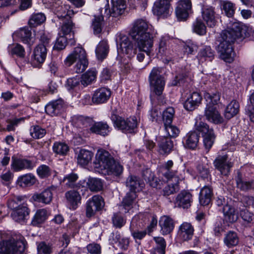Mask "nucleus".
<instances>
[{
    "instance_id": "nucleus-1",
    "label": "nucleus",
    "mask_w": 254,
    "mask_h": 254,
    "mask_svg": "<svg viewBox=\"0 0 254 254\" xmlns=\"http://www.w3.org/2000/svg\"><path fill=\"white\" fill-rule=\"evenodd\" d=\"M245 35V29L241 23L237 21L230 22L227 29L221 33L220 43L217 47L220 58L226 62H232L234 56L232 44L237 39L244 37Z\"/></svg>"
},
{
    "instance_id": "nucleus-2",
    "label": "nucleus",
    "mask_w": 254,
    "mask_h": 254,
    "mask_svg": "<svg viewBox=\"0 0 254 254\" xmlns=\"http://www.w3.org/2000/svg\"><path fill=\"white\" fill-rule=\"evenodd\" d=\"M152 26H149L144 20L140 19L134 21L130 31V36L134 41L135 46L139 51H143L149 56L153 45V37L157 32L151 30Z\"/></svg>"
},
{
    "instance_id": "nucleus-3",
    "label": "nucleus",
    "mask_w": 254,
    "mask_h": 254,
    "mask_svg": "<svg viewBox=\"0 0 254 254\" xmlns=\"http://www.w3.org/2000/svg\"><path fill=\"white\" fill-rule=\"evenodd\" d=\"M94 167L104 175L120 176L123 171V167L115 161L112 155L104 149H99L94 161Z\"/></svg>"
},
{
    "instance_id": "nucleus-4",
    "label": "nucleus",
    "mask_w": 254,
    "mask_h": 254,
    "mask_svg": "<svg viewBox=\"0 0 254 254\" xmlns=\"http://www.w3.org/2000/svg\"><path fill=\"white\" fill-rule=\"evenodd\" d=\"M25 241L20 235L2 234L0 241V254H22Z\"/></svg>"
},
{
    "instance_id": "nucleus-5",
    "label": "nucleus",
    "mask_w": 254,
    "mask_h": 254,
    "mask_svg": "<svg viewBox=\"0 0 254 254\" xmlns=\"http://www.w3.org/2000/svg\"><path fill=\"white\" fill-rule=\"evenodd\" d=\"M22 200V196H14L10 198L7 201L8 207L13 210L11 214V217L16 222L25 220L29 214L30 210L27 205L21 204Z\"/></svg>"
},
{
    "instance_id": "nucleus-6",
    "label": "nucleus",
    "mask_w": 254,
    "mask_h": 254,
    "mask_svg": "<svg viewBox=\"0 0 254 254\" xmlns=\"http://www.w3.org/2000/svg\"><path fill=\"white\" fill-rule=\"evenodd\" d=\"M75 62H77L74 66L76 72H82L87 68L88 63L86 58V52L81 47L75 48L64 60L65 64L68 66L71 65Z\"/></svg>"
},
{
    "instance_id": "nucleus-7",
    "label": "nucleus",
    "mask_w": 254,
    "mask_h": 254,
    "mask_svg": "<svg viewBox=\"0 0 254 254\" xmlns=\"http://www.w3.org/2000/svg\"><path fill=\"white\" fill-rule=\"evenodd\" d=\"M216 204L218 206L223 205V213L224 219L227 222H235L238 219V209L235 207H238L242 205L241 202H236L231 199H225L222 196L218 197L216 201Z\"/></svg>"
},
{
    "instance_id": "nucleus-8",
    "label": "nucleus",
    "mask_w": 254,
    "mask_h": 254,
    "mask_svg": "<svg viewBox=\"0 0 254 254\" xmlns=\"http://www.w3.org/2000/svg\"><path fill=\"white\" fill-rule=\"evenodd\" d=\"M194 128L202 134L203 143L205 149L208 152L212 146L215 139L214 131L209 128L207 124L201 121L200 116L196 117Z\"/></svg>"
},
{
    "instance_id": "nucleus-9",
    "label": "nucleus",
    "mask_w": 254,
    "mask_h": 254,
    "mask_svg": "<svg viewBox=\"0 0 254 254\" xmlns=\"http://www.w3.org/2000/svg\"><path fill=\"white\" fill-rule=\"evenodd\" d=\"M111 119L116 127L126 133L134 132L138 125L137 119L135 117H129L125 120L113 113L111 116Z\"/></svg>"
},
{
    "instance_id": "nucleus-10",
    "label": "nucleus",
    "mask_w": 254,
    "mask_h": 254,
    "mask_svg": "<svg viewBox=\"0 0 254 254\" xmlns=\"http://www.w3.org/2000/svg\"><path fill=\"white\" fill-rule=\"evenodd\" d=\"M161 68L154 67L149 76L151 89L158 96L162 94L165 84L164 77L161 75Z\"/></svg>"
},
{
    "instance_id": "nucleus-11",
    "label": "nucleus",
    "mask_w": 254,
    "mask_h": 254,
    "mask_svg": "<svg viewBox=\"0 0 254 254\" xmlns=\"http://www.w3.org/2000/svg\"><path fill=\"white\" fill-rule=\"evenodd\" d=\"M116 43L118 53L127 55L129 58L134 56L136 54V50L138 49H133L131 42L127 35L118 34Z\"/></svg>"
},
{
    "instance_id": "nucleus-12",
    "label": "nucleus",
    "mask_w": 254,
    "mask_h": 254,
    "mask_svg": "<svg viewBox=\"0 0 254 254\" xmlns=\"http://www.w3.org/2000/svg\"><path fill=\"white\" fill-rule=\"evenodd\" d=\"M107 4L105 8L104 16L119 19L125 13L127 7L125 0H111V6Z\"/></svg>"
},
{
    "instance_id": "nucleus-13",
    "label": "nucleus",
    "mask_w": 254,
    "mask_h": 254,
    "mask_svg": "<svg viewBox=\"0 0 254 254\" xmlns=\"http://www.w3.org/2000/svg\"><path fill=\"white\" fill-rule=\"evenodd\" d=\"M51 8L58 18L62 20L70 19L74 14L69 5L63 4L60 0H54Z\"/></svg>"
},
{
    "instance_id": "nucleus-14",
    "label": "nucleus",
    "mask_w": 254,
    "mask_h": 254,
    "mask_svg": "<svg viewBox=\"0 0 254 254\" xmlns=\"http://www.w3.org/2000/svg\"><path fill=\"white\" fill-rule=\"evenodd\" d=\"M171 1L172 0H156L152 7L154 14L159 18H165L169 17L173 11Z\"/></svg>"
},
{
    "instance_id": "nucleus-15",
    "label": "nucleus",
    "mask_w": 254,
    "mask_h": 254,
    "mask_svg": "<svg viewBox=\"0 0 254 254\" xmlns=\"http://www.w3.org/2000/svg\"><path fill=\"white\" fill-rule=\"evenodd\" d=\"M191 12L190 0H180L175 9L176 16L180 20H186Z\"/></svg>"
},
{
    "instance_id": "nucleus-16",
    "label": "nucleus",
    "mask_w": 254,
    "mask_h": 254,
    "mask_svg": "<svg viewBox=\"0 0 254 254\" xmlns=\"http://www.w3.org/2000/svg\"><path fill=\"white\" fill-rule=\"evenodd\" d=\"M102 197L99 195H94L87 202L86 216H92L96 211L101 210L104 206Z\"/></svg>"
},
{
    "instance_id": "nucleus-17",
    "label": "nucleus",
    "mask_w": 254,
    "mask_h": 254,
    "mask_svg": "<svg viewBox=\"0 0 254 254\" xmlns=\"http://www.w3.org/2000/svg\"><path fill=\"white\" fill-rule=\"evenodd\" d=\"M34 167V163L30 160L21 158L14 156L11 157V168L14 172L24 170H32Z\"/></svg>"
},
{
    "instance_id": "nucleus-18",
    "label": "nucleus",
    "mask_w": 254,
    "mask_h": 254,
    "mask_svg": "<svg viewBox=\"0 0 254 254\" xmlns=\"http://www.w3.org/2000/svg\"><path fill=\"white\" fill-rule=\"evenodd\" d=\"M214 164L216 168L219 170L222 175L227 176L230 171L233 164L228 160L227 155H218L215 159Z\"/></svg>"
},
{
    "instance_id": "nucleus-19",
    "label": "nucleus",
    "mask_w": 254,
    "mask_h": 254,
    "mask_svg": "<svg viewBox=\"0 0 254 254\" xmlns=\"http://www.w3.org/2000/svg\"><path fill=\"white\" fill-rule=\"evenodd\" d=\"M202 97L199 93L197 92L190 93L184 103V107L187 111H193L199 106Z\"/></svg>"
},
{
    "instance_id": "nucleus-20",
    "label": "nucleus",
    "mask_w": 254,
    "mask_h": 254,
    "mask_svg": "<svg viewBox=\"0 0 254 254\" xmlns=\"http://www.w3.org/2000/svg\"><path fill=\"white\" fill-rule=\"evenodd\" d=\"M111 95L110 89L106 87H101L95 90L93 94L92 101L93 103L100 104L106 102Z\"/></svg>"
},
{
    "instance_id": "nucleus-21",
    "label": "nucleus",
    "mask_w": 254,
    "mask_h": 254,
    "mask_svg": "<svg viewBox=\"0 0 254 254\" xmlns=\"http://www.w3.org/2000/svg\"><path fill=\"white\" fill-rule=\"evenodd\" d=\"M204 116L208 121L215 124L222 123L223 121V117L217 110L216 106H206Z\"/></svg>"
},
{
    "instance_id": "nucleus-22",
    "label": "nucleus",
    "mask_w": 254,
    "mask_h": 254,
    "mask_svg": "<svg viewBox=\"0 0 254 254\" xmlns=\"http://www.w3.org/2000/svg\"><path fill=\"white\" fill-rule=\"evenodd\" d=\"M192 198L191 193L188 191H182L179 193L175 199L176 206L183 208H188L191 205Z\"/></svg>"
},
{
    "instance_id": "nucleus-23",
    "label": "nucleus",
    "mask_w": 254,
    "mask_h": 254,
    "mask_svg": "<svg viewBox=\"0 0 254 254\" xmlns=\"http://www.w3.org/2000/svg\"><path fill=\"white\" fill-rule=\"evenodd\" d=\"M47 54V50L46 45H38L35 48L33 51V62L36 64V66H39L45 62Z\"/></svg>"
},
{
    "instance_id": "nucleus-24",
    "label": "nucleus",
    "mask_w": 254,
    "mask_h": 254,
    "mask_svg": "<svg viewBox=\"0 0 254 254\" xmlns=\"http://www.w3.org/2000/svg\"><path fill=\"white\" fill-rule=\"evenodd\" d=\"M53 196V193L52 190L48 188L41 193H34L31 197V199L33 201L48 204L52 201Z\"/></svg>"
},
{
    "instance_id": "nucleus-25",
    "label": "nucleus",
    "mask_w": 254,
    "mask_h": 254,
    "mask_svg": "<svg viewBox=\"0 0 254 254\" xmlns=\"http://www.w3.org/2000/svg\"><path fill=\"white\" fill-rule=\"evenodd\" d=\"M126 186L129 189L130 191L136 193L144 187V183L135 176H129L126 181Z\"/></svg>"
},
{
    "instance_id": "nucleus-26",
    "label": "nucleus",
    "mask_w": 254,
    "mask_h": 254,
    "mask_svg": "<svg viewBox=\"0 0 254 254\" xmlns=\"http://www.w3.org/2000/svg\"><path fill=\"white\" fill-rule=\"evenodd\" d=\"M213 196V191L211 188L208 186L203 187L200 190L199 195V201L203 206H206L210 204Z\"/></svg>"
},
{
    "instance_id": "nucleus-27",
    "label": "nucleus",
    "mask_w": 254,
    "mask_h": 254,
    "mask_svg": "<svg viewBox=\"0 0 254 254\" xmlns=\"http://www.w3.org/2000/svg\"><path fill=\"white\" fill-rule=\"evenodd\" d=\"M158 145L161 153L169 154L173 148V142L170 138L164 136H160L158 138Z\"/></svg>"
},
{
    "instance_id": "nucleus-28",
    "label": "nucleus",
    "mask_w": 254,
    "mask_h": 254,
    "mask_svg": "<svg viewBox=\"0 0 254 254\" xmlns=\"http://www.w3.org/2000/svg\"><path fill=\"white\" fill-rule=\"evenodd\" d=\"M173 167V162L172 160H168L166 162L163 168V175L168 180L173 179L178 181L180 179L177 176V172L172 169Z\"/></svg>"
},
{
    "instance_id": "nucleus-29",
    "label": "nucleus",
    "mask_w": 254,
    "mask_h": 254,
    "mask_svg": "<svg viewBox=\"0 0 254 254\" xmlns=\"http://www.w3.org/2000/svg\"><path fill=\"white\" fill-rule=\"evenodd\" d=\"M193 231L190 223H182L180 226L179 233L184 241H188L191 239Z\"/></svg>"
},
{
    "instance_id": "nucleus-30",
    "label": "nucleus",
    "mask_w": 254,
    "mask_h": 254,
    "mask_svg": "<svg viewBox=\"0 0 254 254\" xmlns=\"http://www.w3.org/2000/svg\"><path fill=\"white\" fill-rule=\"evenodd\" d=\"M202 17L208 26L212 27L216 23L214 9L212 7L204 8L202 11Z\"/></svg>"
},
{
    "instance_id": "nucleus-31",
    "label": "nucleus",
    "mask_w": 254,
    "mask_h": 254,
    "mask_svg": "<svg viewBox=\"0 0 254 254\" xmlns=\"http://www.w3.org/2000/svg\"><path fill=\"white\" fill-rule=\"evenodd\" d=\"M63 103L62 100H57L48 104L45 107L46 112L51 116L60 113L63 108Z\"/></svg>"
},
{
    "instance_id": "nucleus-32",
    "label": "nucleus",
    "mask_w": 254,
    "mask_h": 254,
    "mask_svg": "<svg viewBox=\"0 0 254 254\" xmlns=\"http://www.w3.org/2000/svg\"><path fill=\"white\" fill-rule=\"evenodd\" d=\"M198 141L199 135L195 132H190L184 138L185 146L193 149L196 147Z\"/></svg>"
},
{
    "instance_id": "nucleus-33",
    "label": "nucleus",
    "mask_w": 254,
    "mask_h": 254,
    "mask_svg": "<svg viewBox=\"0 0 254 254\" xmlns=\"http://www.w3.org/2000/svg\"><path fill=\"white\" fill-rule=\"evenodd\" d=\"M235 179L237 188L240 189L241 190L246 191L249 190L254 189V182H247L243 181L242 175L240 172L238 173Z\"/></svg>"
},
{
    "instance_id": "nucleus-34",
    "label": "nucleus",
    "mask_w": 254,
    "mask_h": 254,
    "mask_svg": "<svg viewBox=\"0 0 254 254\" xmlns=\"http://www.w3.org/2000/svg\"><path fill=\"white\" fill-rule=\"evenodd\" d=\"M93 154L92 152L85 149H81L77 156V163L82 166H85L91 162Z\"/></svg>"
},
{
    "instance_id": "nucleus-35",
    "label": "nucleus",
    "mask_w": 254,
    "mask_h": 254,
    "mask_svg": "<svg viewBox=\"0 0 254 254\" xmlns=\"http://www.w3.org/2000/svg\"><path fill=\"white\" fill-rule=\"evenodd\" d=\"M65 197L70 205V208L75 209L81 198L79 193L74 190H70L66 192Z\"/></svg>"
},
{
    "instance_id": "nucleus-36",
    "label": "nucleus",
    "mask_w": 254,
    "mask_h": 254,
    "mask_svg": "<svg viewBox=\"0 0 254 254\" xmlns=\"http://www.w3.org/2000/svg\"><path fill=\"white\" fill-rule=\"evenodd\" d=\"M36 182V179L34 175L27 174L19 176L18 178L17 183L21 187L25 188L34 185Z\"/></svg>"
},
{
    "instance_id": "nucleus-37",
    "label": "nucleus",
    "mask_w": 254,
    "mask_h": 254,
    "mask_svg": "<svg viewBox=\"0 0 254 254\" xmlns=\"http://www.w3.org/2000/svg\"><path fill=\"white\" fill-rule=\"evenodd\" d=\"M90 130L93 132L103 136L108 134L110 130L109 126L106 123L98 122L95 123L90 127Z\"/></svg>"
},
{
    "instance_id": "nucleus-38",
    "label": "nucleus",
    "mask_w": 254,
    "mask_h": 254,
    "mask_svg": "<svg viewBox=\"0 0 254 254\" xmlns=\"http://www.w3.org/2000/svg\"><path fill=\"white\" fill-rule=\"evenodd\" d=\"M239 111V104L236 100L232 101L227 106L224 116L227 119H230L236 115Z\"/></svg>"
},
{
    "instance_id": "nucleus-39",
    "label": "nucleus",
    "mask_w": 254,
    "mask_h": 254,
    "mask_svg": "<svg viewBox=\"0 0 254 254\" xmlns=\"http://www.w3.org/2000/svg\"><path fill=\"white\" fill-rule=\"evenodd\" d=\"M109 47L105 41H102L97 45L96 49V54L98 60H103L107 56Z\"/></svg>"
},
{
    "instance_id": "nucleus-40",
    "label": "nucleus",
    "mask_w": 254,
    "mask_h": 254,
    "mask_svg": "<svg viewBox=\"0 0 254 254\" xmlns=\"http://www.w3.org/2000/svg\"><path fill=\"white\" fill-rule=\"evenodd\" d=\"M214 56V51L209 46H204L198 53V57L201 60H208L211 61Z\"/></svg>"
},
{
    "instance_id": "nucleus-41",
    "label": "nucleus",
    "mask_w": 254,
    "mask_h": 254,
    "mask_svg": "<svg viewBox=\"0 0 254 254\" xmlns=\"http://www.w3.org/2000/svg\"><path fill=\"white\" fill-rule=\"evenodd\" d=\"M142 177L144 179L148 182L153 188H159V183L157 179L155 178L154 174L149 169H146L142 172Z\"/></svg>"
},
{
    "instance_id": "nucleus-42",
    "label": "nucleus",
    "mask_w": 254,
    "mask_h": 254,
    "mask_svg": "<svg viewBox=\"0 0 254 254\" xmlns=\"http://www.w3.org/2000/svg\"><path fill=\"white\" fill-rule=\"evenodd\" d=\"M87 185L92 191H100L103 187V181L101 179L96 178H89L88 179Z\"/></svg>"
},
{
    "instance_id": "nucleus-43",
    "label": "nucleus",
    "mask_w": 254,
    "mask_h": 254,
    "mask_svg": "<svg viewBox=\"0 0 254 254\" xmlns=\"http://www.w3.org/2000/svg\"><path fill=\"white\" fill-rule=\"evenodd\" d=\"M239 238L236 233L229 231L224 239L225 244L229 248L237 246L239 243Z\"/></svg>"
},
{
    "instance_id": "nucleus-44",
    "label": "nucleus",
    "mask_w": 254,
    "mask_h": 254,
    "mask_svg": "<svg viewBox=\"0 0 254 254\" xmlns=\"http://www.w3.org/2000/svg\"><path fill=\"white\" fill-rule=\"evenodd\" d=\"M97 72L95 70H89L84 73L81 79V83L86 86L94 81L96 78Z\"/></svg>"
},
{
    "instance_id": "nucleus-45",
    "label": "nucleus",
    "mask_w": 254,
    "mask_h": 254,
    "mask_svg": "<svg viewBox=\"0 0 254 254\" xmlns=\"http://www.w3.org/2000/svg\"><path fill=\"white\" fill-rule=\"evenodd\" d=\"M192 29L193 32L199 35H204L206 32V27L200 19L196 18L192 23Z\"/></svg>"
},
{
    "instance_id": "nucleus-46",
    "label": "nucleus",
    "mask_w": 254,
    "mask_h": 254,
    "mask_svg": "<svg viewBox=\"0 0 254 254\" xmlns=\"http://www.w3.org/2000/svg\"><path fill=\"white\" fill-rule=\"evenodd\" d=\"M204 98L206 101V106H214L218 104L220 100V94L218 92H206L204 94Z\"/></svg>"
},
{
    "instance_id": "nucleus-47",
    "label": "nucleus",
    "mask_w": 254,
    "mask_h": 254,
    "mask_svg": "<svg viewBox=\"0 0 254 254\" xmlns=\"http://www.w3.org/2000/svg\"><path fill=\"white\" fill-rule=\"evenodd\" d=\"M74 125L78 127H88L91 126L92 120L88 118L81 116H75L73 118Z\"/></svg>"
},
{
    "instance_id": "nucleus-48",
    "label": "nucleus",
    "mask_w": 254,
    "mask_h": 254,
    "mask_svg": "<svg viewBox=\"0 0 254 254\" xmlns=\"http://www.w3.org/2000/svg\"><path fill=\"white\" fill-rule=\"evenodd\" d=\"M171 180H168L169 182L168 183V184L163 189V195L164 196H168L169 195H171L172 194H173L174 193H176V192L180 190L179 186V180L178 181L174 180V183H171Z\"/></svg>"
},
{
    "instance_id": "nucleus-49",
    "label": "nucleus",
    "mask_w": 254,
    "mask_h": 254,
    "mask_svg": "<svg viewBox=\"0 0 254 254\" xmlns=\"http://www.w3.org/2000/svg\"><path fill=\"white\" fill-rule=\"evenodd\" d=\"M136 197V193L133 191H130L127 193L125 197L122 201L123 206L126 210L128 211L131 206L135 202Z\"/></svg>"
},
{
    "instance_id": "nucleus-50",
    "label": "nucleus",
    "mask_w": 254,
    "mask_h": 254,
    "mask_svg": "<svg viewBox=\"0 0 254 254\" xmlns=\"http://www.w3.org/2000/svg\"><path fill=\"white\" fill-rule=\"evenodd\" d=\"M53 150L57 154L64 155L69 151V147L64 142H56L53 145Z\"/></svg>"
},
{
    "instance_id": "nucleus-51",
    "label": "nucleus",
    "mask_w": 254,
    "mask_h": 254,
    "mask_svg": "<svg viewBox=\"0 0 254 254\" xmlns=\"http://www.w3.org/2000/svg\"><path fill=\"white\" fill-rule=\"evenodd\" d=\"M15 34L22 42L29 44L31 40V32L28 28H23L18 31Z\"/></svg>"
},
{
    "instance_id": "nucleus-52",
    "label": "nucleus",
    "mask_w": 254,
    "mask_h": 254,
    "mask_svg": "<svg viewBox=\"0 0 254 254\" xmlns=\"http://www.w3.org/2000/svg\"><path fill=\"white\" fill-rule=\"evenodd\" d=\"M175 115V110L173 107H168L162 113L161 118L164 122V126L171 124Z\"/></svg>"
},
{
    "instance_id": "nucleus-53",
    "label": "nucleus",
    "mask_w": 254,
    "mask_h": 254,
    "mask_svg": "<svg viewBox=\"0 0 254 254\" xmlns=\"http://www.w3.org/2000/svg\"><path fill=\"white\" fill-rule=\"evenodd\" d=\"M46 20V16L42 13L33 14L29 20V24L31 27H35L41 24Z\"/></svg>"
},
{
    "instance_id": "nucleus-54",
    "label": "nucleus",
    "mask_w": 254,
    "mask_h": 254,
    "mask_svg": "<svg viewBox=\"0 0 254 254\" xmlns=\"http://www.w3.org/2000/svg\"><path fill=\"white\" fill-rule=\"evenodd\" d=\"M154 240L157 244L156 248L154 249V254H165L166 248V242L165 239L161 237H154Z\"/></svg>"
},
{
    "instance_id": "nucleus-55",
    "label": "nucleus",
    "mask_w": 254,
    "mask_h": 254,
    "mask_svg": "<svg viewBox=\"0 0 254 254\" xmlns=\"http://www.w3.org/2000/svg\"><path fill=\"white\" fill-rule=\"evenodd\" d=\"M169 45V37L164 36L161 37L159 42L158 52L160 55H166L168 50Z\"/></svg>"
},
{
    "instance_id": "nucleus-56",
    "label": "nucleus",
    "mask_w": 254,
    "mask_h": 254,
    "mask_svg": "<svg viewBox=\"0 0 254 254\" xmlns=\"http://www.w3.org/2000/svg\"><path fill=\"white\" fill-rule=\"evenodd\" d=\"M104 15L102 13L99 15H95L92 22V27L94 34H97L102 30V25Z\"/></svg>"
},
{
    "instance_id": "nucleus-57",
    "label": "nucleus",
    "mask_w": 254,
    "mask_h": 254,
    "mask_svg": "<svg viewBox=\"0 0 254 254\" xmlns=\"http://www.w3.org/2000/svg\"><path fill=\"white\" fill-rule=\"evenodd\" d=\"M48 216L49 214L46 209L44 208L38 209L34 216L33 221L34 222H43L47 220Z\"/></svg>"
},
{
    "instance_id": "nucleus-58",
    "label": "nucleus",
    "mask_w": 254,
    "mask_h": 254,
    "mask_svg": "<svg viewBox=\"0 0 254 254\" xmlns=\"http://www.w3.org/2000/svg\"><path fill=\"white\" fill-rule=\"evenodd\" d=\"M222 8L225 14L229 17H232L235 13V4L230 1H224L222 3Z\"/></svg>"
},
{
    "instance_id": "nucleus-59",
    "label": "nucleus",
    "mask_w": 254,
    "mask_h": 254,
    "mask_svg": "<svg viewBox=\"0 0 254 254\" xmlns=\"http://www.w3.org/2000/svg\"><path fill=\"white\" fill-rule=\"evenodd\" d=\"M52 170L46 165H42L37 169V173L40 178H46L51 176Z\"/></svg>"
},
{
    "instance_id": "nucleus-60",
    "label": "nucleus",
    "mask_w": 254,
    "mask_h": 254,
    "mask_svg": "<svg viewBox=\"0 0 254 254\" xmlns=\"http://www.w3.org/2000/svg\"><path fill=\"white\" fill-rule=\"evenodd\" d=\"M46 133V130L38 126H34L31 129V134L34 138L39 139L42 138Z\"/></svg>"
},
{
    "instance_id": "nucleus-61",
    "label": "nucleus",
    "mask_w": 254,
    "mask_h": 254,
    "mask_svg": "<svg viewBox=\"0 0 254 254\" xmlns=\"http://www.w3.org/2000/svg\"><path fill=\"white\" fill-rule=\"evenodd\" d=\"M63 23L61 27V31L64 35L69 34L74 26L73 24L70 19L63 20Z\"/></svg>"
},
{
    "instance_id": "nucleus-62",
    "label": "nucleus",
    "mask_w": 254,
    "mask_h": 254,
    "mask_svg": "<svg viewBox=\"0 0 254 254\" xmlns=\"http://www.w3.org/2000/svg\"><path fill=\"white\" fill-rule=\"evenodd\" d=\"M8 49L12 55L15 54L20 57H23L24 56V49L22 46L19 44H17L9 46Z\"/></svg>"
},
{
    "instance_id": "nucleus-63",
    "label": "nucleus",
    "mask_w": 254,
    "mask_h": 254,
    "mask_svg": "<svg viewBox=\"0 0 254 254\" xmlns=\"http://www.w3.org/2000/svg\"><path fill=\"white\" fill-rule=\"evenodd\" d=\"M164 126L166 134L169 137H176L180 133L179 129L176 126H173L171 124H168V125Z\"/></svg>"
},
{
    "instance_id": "nucleus-64",
    "label": "nucleus",
    "mask_w": 254,
    "mask_h": 254,
    "mask_svg": "<svg viewBox=\"0 0 254 254\" xmlns=\"http://www.w3.org/2000/svg\"><path fill=\"white\" fill-rule=\"evenodd\" d=\"M38 254H50L52 252L51 246L44 242H40L37 245Z\"/></svg>"
}]
</instances>
